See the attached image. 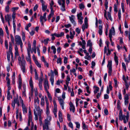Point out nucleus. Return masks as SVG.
I'll use <instances>...</instances> for the list:
<instances>
[{
    "mask_svg": "<svg viewBox=\"0 0 130 130\" xmlns=\"http://www.w3.org/2000/svg\"><path fill=\"white\" fill-rule=\"evenodd\" d=\"M39 104L34 103V106L35 108L34 109V112L35 115V119L36 120H38V113H42V110L41 109L39 106Z\"/></svg>",
    "mask_w": 130,
    "mask_h": 130,
    "instance_id": "obj_1",
    "label": "nucleus"
},
{
    "mask_svg": "<svg viewBox=\"0 0 130 130\" xmlns=\"http://www.w3.org/2000/svg\"><path fill=\"white\" fill-rule=\"evenodd\" d=\"M15 40L16 43L18 44H20L21 48H22L23 43L21 37L18 35L16 36H15Z\"/></svg>",
    "mask_w": 130,
    "mask_h": 130,
    "instance_id": "obj_2",
    "label": "nucleus"
},
{
    "mask_svg": "<svg viewBox=\"0 0 130 130\" xmlns=\"http://www.w3.org/2000/svg\"><path fill=\"white\" fill-rule=\"evenodd\" d=\"M19 100L20 102L22 105L23 112L24 114H26L27 113V109L25 106L23 101L22 100L21 97L20 96L19 97Z\"/></svg>",
    "mask_w": 130,
    "mask_h": 130,
    "instance_id": "obj_3",
    "label": "nucleus"
},
{
    "mask_svg": "<svg viewBox=\"0 0 130 130\" xmlns=\"http://www.w3.org/2000/svg\"><path fill=\"white\" fill-rule=\"evenodd\" d=\"M119 119L120 120L122 121L123 120L124 122V123H126L127 122L126 120L125 119V115H123L122 112L121 110H120L119 113Z\"/></svg>",
    "mask_w": 130,
    "mask_h": 130,
    "instance_id": "obj_4",
    "label": "nucleus"
},
{
    "mask_svg": "<svg viewBox=\"0 0 130 130\" xmlns=\"http://www.w3.org/2000/svg\"><path fill=\"white\" fill-rule=\"evenodd\" d=\"M15 103L17 104L18 106H20V104L19 99L17 98H14L13 101L12 102V106L13 108H15Z\"/></svg>",
    "mask_w": 130,
    "mask_h": 130,
    "instance_id": "obj_5",
    "label": "nucleus"
},
{
    "mask_svg": "<svg viewBox=\"0 0 130 130\" xmlns=\"http://www.w3.org/2000/svg\"><path fill=\"white\" fill-rule=\"evenodd\" d=\"M46 12H45L43 15V16L41 15L40 18V21L42 25L43 26L44 23L43 22V19H44L45 21H46L47 20L46 19Z\"/></svg>",
    "mask_w": 130,
    "mask_h": 130,
    "instance_id": "obj_6",
    "label": "nucleus"
},
{
    "mask_svg": "<svg viewBox=\"0 0 130 130\" xmlns=\"http://www.w3.org/2000/svg\"><path fill=\"white\" fill-rule=\"evenodd\" d=\"M44 87L46 91H47V89H49V86L47 80L46 78L44 81Z\"/></svg>",
    "mask_w": 130,
    "mask_h": 130,
    "instance_id": "obj_7",
    "label": "nucleus"
},
{
    "mask_svg": "<svg viewBox=\"0 0 130 130\" xmlns=\"http://www.w3.org/2000/svg\"><path fill=\"white\" fill-rule=\"evenodd\" d=\"M58 100L59 101V103L60 105L62 107V109H64V102L63 100L61 98V97H58Z\"/></svg>",
    "mask_w": 130,
    "mask_h": 130,
    "instance_id": "obj_8",
    "label": "nucleus"
},
{
    "mask_svg": "<svg viewBox=\"0 0 130 130\" xmlns=\"http://www.w3.org/2000/svg\"><path fill=\"white\" fill-rule=\"evenodd\" d=\"M115 34V31L114 27H112L111 29L109 30V36H112V35H114Z\"/></svg>",
    "mask_w": 130,
    "mask_h": 130,
    "instance_id": "obj_9",
    "label": "nucleus"
},
{
    "mask_svg": "<svg viewBox=\"0 0 130 130\" xmlns=\"http://www.w3.org/2000/svg\"><path fill=\"white\" fill-rule=\"evenodd\" d=\"M28 56L26 57V59L27 61H29L30 63H31L30 54V52H27Z\"/></svg>",
    "mask_w": 130,
    "mask_h": 130,
    "instance_id": "obj_10",
    "label": "nucleus"
},
{
    "mask_svg": "<svg viewBox=\"0 0 130 130\" xmlns=\"http://www.w3.org/2000/svg\"><path fill=\"white\" fill-rule=\"evenodd\" d=\"M70 110L71 111L72 110L73 112H74L75 110V108L73 104L71 102H70Z\"/></svg>",
    "mask_w": 130,
    "mask_h": 130,
    "instance_id": "obj_11",
    "label": "nucleus"
},
{
    "mask_svg": "<svg viewBox=\"0 0 130 130\" xmlns=\"http://www.w3.org/2000/svg\"><path fill=\"white\" fill-rule=\"evenodd\" d=\"M75 17L74 15H72L71 16L69 17L70 20L71 22L73 24H75V21L74 19H75Z\"/></svg>",
    "mask_w": 130,
    "mask_h": 130,
    "instance_id": "obj_12",
    "label": "nucleus"
},
{
    "mask_svg": "<svg viewBox=\"0 0 130 130\" xmlns=\"http://www.w3.org/2000/svg\"><path fill=\"white\" fill-rule=\"evenodd\" d=\"M43 80V79L42 78H40L39 80V88L40 90H42V82Z\"/></svg>",
    "mask_w": 130,
    "mask_h": 130,
    "instance_id": "obj_13",
    "label": "nucleus"
},
{
    "mask_svg": "<svg viewBox=\"0 0 130 130\" xmlns=\"http://www.w3.org/2000/svg\"><path fill=\"white\" fill-rule=\"evenodd\" d=\"M58 116L60 122H62L63 121L62 115V113L60 111H59Z\"/></svg>",
    "mask_w": 130,
    "mask_h": 130,
    "instance_id": "obj_14",
    "label": "nucleus"
},
{
    "mask_svg": "<svg viewBox=\"0 0 130 130\" xmlns=\"http://www.w3.org/2000/svg\"><path fill=\"white\" fill-rule=\"evenodd\" d=\"M5 19L6 21H10V20L11 19V18L10 15L7 14L5 16Z\"/></svg>",
    "mask_w": 130,
    "mask_h": 130,
    "instance_id": "obj_15",
    "label": "nucleus"
},
{
    "mask_svg": "<svg viewBox=\"0 0 130 130\" xmlns=\"http://www.w3.org/2000/svg\"><path fill=\"white\" fill-rule=\"evenodd\" d=\"M18 59L19 61V63L20 65L22 64V63H24V64H25V60H24L22 59V61L21 58L20 57H19Z\"/></svg>",
    "mask_w": 130,
    "mask_h": 130,
    "instance_id": "obj_16",
    "label": "nucleus"
},
{
    "mask_svg": "<svg viewBox=\"0 0 130 130\" xmlns=\"http://www.w3.org/2000/svg\"><path fill=\"white\" fill-rule=\"evenodd\" d=\"M49 124H44L43 125V130H44L45 129H46V130H52L51 129H49L48 127V125Z\"/></svg>",
    "mask_w": 130,
    "mask_h": 130,
    "instance_id": "obj_17",
    "label": "nucleus"
},
{
    "mask_svg": "<svg viewBox=\"0 0 130 130\" xmlns=\"http://www.w3.org/2000/svg\"><path fill=\"white\" fill-rule=\"evenodd\" d=\"M29 84L31 88V90H32L33 89V83L32 80V78L31 77L29 81Z\"/></svg>",
    "mask_w": 130,
    "mask_h": 130,
    "instance_id": "obj_18",
    "label": "nucleus"
},
{
    "mask_svg": "<svg viewBox=\"0 0 130 130\" xmlns=\"http://www.w3.org/2000/svg\"><path fill=\"white\" fill-rule=\"evenodd\" d=\"M99 34L100 35H102V26L101 25H100L99 27Z\"/></svg>",
    "mask_w": 130,
    "mask_h": 130,
    "instance_id": "obj_19",
    "label": "nucleus"
},
{
    "mask_svg": "<svg viewBox=\"0 0 130 130\" xmlns=\"http://www.w3.org/2000/svg\"><path fill=\"white\" fill-rule=\"evenodd\" d=\"M15 56H18L19 55V54L18 52V48L17 46H15Z\"/></svg>",
    "mask_w": 130,
    "mask_h": 130,
    "instance_id": "obj_20",
    "label": "nucleus"
},
{
    "mask_svg": "<svg viewBox=\"0 0 130 130\" xmlns=\"http://www.w3.org/2000/svg\"><path fill=\"white\" fill-rule=\"evenodd\" d=\"M41 113H38V115L39 118V123L41 125L42 124V118L41 116Z\"/></svg>",
    "mask_w": 130,
    "mask_h": 130,
    "instance_id": "obj_21",
    "label": "nucleus"
},
{
    "mask_svg": "<svg viewBox=\"0 0 130 130\" xmlns=\"http://www.w3.org/2000/svg\"><path fill=\"white\" fill-rule=\"evenodd\" d=\"M58 2L60 5L65 4V3L64 0H58Z\"/></svg>",
    "mask_w": 130,
    "mask_h": 130,
    "instance_id": "obj_22",
    "label": "nucleus"
},
{
    "mask_svg": "<svg viewBox=\"0 0 130 130\" xmlns=\"http://www.w3.org/2000/svg\"><path fill=\"white\" fill-rule=\"evenodd\" d=\"M42 9L44 11H45L47 8V6L45 5V3L42 4Z\"/></svg>",
    "mask_w": 130,
    "mask_h": 130,
    "instance_id": "obj_23",
    "label": "nucleus"
},
{
    "mask_svg": "<svg viewBox=\"0 0 130 130\" xmlns=\"http://www.w3.org/2000/svg\"><path fill=\"white\" fill-rule=\"evenodd\" d=\"M54 15V12L53 10H51V13L49 14L48 16V20H50V19L51 17L53 16Z\"/></svg>",
    "mask_w": 130,
    "mask_h": 130,
    "instance_id": "obj_24",
    "label": "nucleus"
},
{
    "mask_svg": "<svg viewBox=\"0 0 130 130\" xmlns=\"http://www.w3.org/2000/svg\"><path fill=\"white\" fill-rule=\"evenodd\" d=\"M41 104L42 106H43L44 105V100L43 96L42 97L41 99Z\"/></svg>",
    "mask_w": 130,
    "mask_h": 130,
    "instance_id": "obj_25",
    "label": "nucleus"
},
{
    "mask_svg": "<svg viewBox=\"0 0 130 130\" xmlns=\"http://www.w3.org/2000/svg\"><path fill=\"white\" fill-rule=\"evenodd\" d=\"M82 14L81 12H80L77 14V17L78 19H83V18L82 17Z\"/></svg>",
    "mask_w": 130,
    "mask_h": 130,
    "instance_id": "obj_26",
    "label": "nucleus"
},
{
    "mask_svg": "<svg viewBox=\"0 0 130 130\" xmlns=\"http://www.w3.org/2000/svg\"><path fill=\"white\" fill-rule=\"evenodd\" d=\"M29 120H32V116L30 110H29Z\"/></svg>",
    "mask_w": 130,
    "mask_h": 130,
    "instance_id": "obj_27",
    "label": "nucleus"
},
{
    "mask_svg": "<svg viewBox=\"0 0 130 130\" xmlns=\"http://www.w3.org/2000/svg\"><path fill=\"white\" fill-rule=\"evenodd\" d=\"M47 94L48 98L50 100V102H51L52 100V97L48 92L47 91Z\"/></svg>",
    "mask_w": 130,
    "mask_h": 130,
    "instance_id": "obj_28",
    "label": "nucleus"
},
{
    "mask_svg": "<svg viewBox=\"0 0 130 130\" xmlns=\"http://www.w3.org/2000/svg\"><path fill=\"white\" fill-rule=\"evenodd\" d=\"M107 67H108L109 68H112V62L111 61H110L108 62V63L107 66Z\"/></svg>",
    "mask_w": 130,
    "mask_h": 130,
    "instance_id": "obj_29",
    "label": "nucleus"
},
{
    "mask_svg": "<svg viewBox=\"0 0 130 130\" xmlns=\"http://www.w3.org/2000/svg\"><path fill=\"white\" fill-rule=\"evenodd\" d=\"M57 111V108H54L53 110V113H54L55 116L56 118L57 117V115L56 114V112Z\"/></svg>",
    "mask_w": 130,
    "mask_h": 130,
    "instance_id": "obj_30",
    "label": "nucleus"
},
{
    "mask_svg": "<svg viewBox=\"0 0 130 130\" xmlns=\"http://www.w3.org/2000/svg\"><path fill=\"white\" fill-rule=\"evenodd\" d=\"M88 19L87 17H85V25L86 26V27H88Z\"/></svg>",
    "mask_w": 130,
    "mask_h": 130,
    "instance_id": "obj_31",
    "label": "nucleus"
},
{
    "mask_svg": "<svg viewBox=\"0 0 130 130\" xmlns=\"http://www.w3.org/2000/svg\"><path fill=\"white\" fill-rule=\"evenodd\" d=\"M87 46H89L90 47H92V43L91 42V40H89L88 41L87 44Z\"/></svg>",
    "mask_w": 130,
    "mask_h": 130,
    "instance_id": "obj_32",
    "label": "nucleus"
},
{
    "mask_svg": "<svg viewBox=\"0 0 130 130\" xmlns=\"http://www.w3.org/2000/svg\"><path fill=\"white\" fill-rule=\"evenodd\" d=\"M56 37H59L63 36L64 35V33L63 32H61L60 34H56Z\"/></svg>",
    "mask_w": 130,
    "mask_h": 130,
    "instance_id": "obj_33",
    "label": "nucleus"
},
{
    "mask_svg": "<svg viewBox=\"0 0 130 130\" xmlns=\"http://www.w3.org/2000/svg\"><path fill=\"white\" fill-rule=\"evenodd\" d=\"M49 113L50 111L49 110V106H46V113L47 116H48Z\"/></svg>",
    "mask_w": 130,
    "mask_h": 130,
    "instance_id": "obj_34",
    "label": "nucleus"
},
{
    "mask_svg": "<svg viewBox=\"0 0 130 130\" xmlns=\"http://www.w3.org/2000/svg\"><path fill=\"white\" fill-rule=\"evenodd\" d=\"M82 48L83 49H84L85 48V45L86 44V43L85 41L84 40H82Z\"/></svg>",
    "mask_w": 130,
    "mask_h": 130,
    "instance_id": "obj_35",
    "label": "nucleus"
},
{
    "mask_svg": "<svg viewBox=\"0 0 130 130\" xmlns=\"http://www.w3.org/2000/svg\"><path fill=\"white\" fill-rule=\"evenodd\" d=\"M22 66V69L23 72H25V64H24V63H23L21 65Z\"/></svg>",
    "mask_w": 130,
    "mask_h": 130,
    "instance_id": "obj_36",
    "label": "nucleus"
},
{
    "mask_svg": "<svg viewBox=\"0 0 130 130\" xmlns=\"http://www.w3.org/2000/svg\"><path fill=\"white\" fill-rule=\"evenodd\" d=\"M49 39H45L43 41V40L41 41V42L42 43H44V44L46 45L48 43V40Z\"/></svg>",
    "mask_w": 130,
    "mask_h": 130,
    "instance_id": "obj_37",
    "label": "nucleus"
},
{
    "mask_svg": "<svg viewBox=\"0 0 130 130\" xmlns=\"http://www.w3.org/2000/svg\"><path fill=\"white\" fill-rule=\"evenodd\" d=\"M35 78L36 79H37L38 78V74L37 71L35 69Z\"/></svg>",
    "mask_w": 130,
    "mask_h": 130,
    "instance_id": "obj_38",
    "label": "nucleus"
},
{
    "mask_svg": "<svg viewBox=\"0 0 130 130\" xmlns=\"http://www.w3.org/2000/svg\"><path fill=\"white\" fill-rule=\"evenodd\" d=\"M34 103H37L38 104H39V101L38 98L37 97L36 98H35L34 99Z\"/></svg>",
    "mask_w": 130,
    "mask_h": 130,
    "instance_id": "obj_39",
    "label": "nucleus"
},
{
    "mask_svg": "<svg viewBox=\"0 0 130 130\" xmlns=\"http://www.w3.org/2000/svg\"><path fill=\"white\" fill-rule=\"evenodd\" d=\"M51 49L53 50V53L55 54L56 53V49L54 46H52L51 47Z\"/></svg>",
    "mask_w": 130,
    "mask_h": 130,
    "instance_id": "obj_40",
    "label": "nucleus"
},
{
    "mask_svg": "<svg viewBox=\"0 0 130 130\" xmlns=\"http://www.w3.org/2000/svg\"><path fill=\"white\" fill-rule=\"evenodd\" d=\"M61 60L62 59L61 58H58L57 61V63H60V64H61Z\"/></svg>",
    "mask_w": 130,
    "mask_h": 130,
    "instance_id": "obj_41",
    "label": "nucleus"
},
{
    "mask_svg": "<svg viewBox=\"0 0 130 130\" xmlns=\"http://www.w3.org/2000/svg\"><path fill=\"white\" fill-rule=\"evenodd\" d=\"M54 4V3L53 0L51 1V3H50V8L51 9V10H53V8H52V6Z\"/></svg>",
    "mask_w": 130,
    "mask_h": 130,
    "instance_id": "obj_42",
    "label": "nucleus"
},
{
    "mask_svg": "<svg viewBox=\"0 0 130 130\" xmlns=\"http://www.w3.org/2000/svg\"><path fill=\"white\" fill-rule=\"evenodd\" d=\"M28 48L27 49V52H30L31 50V46L30 44H28Z\"/></svg>",
    "mask_w": 130,
    "mask_h": 130,
    "instance_id": "obj_43",
    "label": "nucleus"
},
{
    "mask_svg": "<svg viewBox=\"0 0 130 130\" xmlns=\"http://www.w3.org/2000/svg\"><path fill=\"white\" fill-rule=\"evenodd\" d=\"M35 62L36 64L38 67L39 68H41V64L39 63L37 60L35 61Z\"/></svg>",
    "mask_w": 130,
    "mask_h": 130,
    "instance_id": "obj_44",
    "label": "nucleus"
},
{
    "mask_svg": "<svg viewBox=\"0 0 130 130\" xmlns=\"http://www.w3.org/2000/svg\"><path fill=\"white\" fill-rule=\"evenodd\" d=\"M79 8L81 9H84V4L82 3H81L79 4Z\"/></svg>",
    "mask_w": 130,
    "mask_h": 130,
    "instance_id": "obj_45",
    "label": "nucleus"
},
{
    "mask_svg": "<svg viewBox=\"0 0 130 130\" xmlns=\"http://www.w3.org/2000/svg\"><path fill=\"white\" fill-rule=\"evenodd\" d=\"M114 59L115 62L116 63L117 65H118V57L117 56L114 57Z\"/></svg>",
    "mask_w": 130,
    "mask_h": 130,
    "instance_id": "obj_46",
    "label": "nucleus"
},
{
    "mask_svg": "<svg viewBox=\"0 0 130 130\" xmlns=\"http://www.w3.org/2000/svg\"><path fill=\"white\" fill-rule=\"evenodd\" d=\"M95 89L94 91V93L96 94L99 91V88L97 87H95Z\"/></svg>",
    "mask_w": 130,
    "mask_h": 130,
    "instance_id": "obj_47",
    "label": "nucleus"
},
{
    "mask_svg": "<svg viewBox=\"0 0 130 130\" xmlns=\"http://www.w3.org/2000/svg\"><path fill=\"white\" fill-rule=\"evenodd\" d=\"M6 80L7 81V84L8 85H10V81L9 77H6Z\"/></svg>",
    "mask_w": 130,
    "mask_h": 130,
    "instance_id": "obj_48",
    "label": "nucleus"
},
{
    "mask_svg": "<svg viewBox=\"0 0 130 130\" xmlns=\"http://www.w3.org/2000/svg\"><path fill=\"white\" fill-rule=\"evenodd\" d=\"M126 119V120L128 122V119H129V112H127V114L126 116H125Z\"/></svg>",
    "mask_w": 130,
    "mask_h": 130,
    "instance_id": "obj_49",
    "label": "nucleus"
},
{
    "mask_svg": "<svg viewBox=\"0 0 130 130\" xmlns=\"http://www.w3.org/2000/svg\"><path fill=\"white\" fill-rule=\"evenodd\" d=\"M44 123L45 124H50V122L48 120L47 118L45 120Z\"/></svg>",
    "mask_w": 130,
    "mask_h": 130,
    "instance_id": "obj_50",
    "label": "nucleus"
},
{
    "mask_svg": "<svg viewBox=\"0 0 130 130\" xmlns=\"http://www.w3.org/2000/svg\"><path fill=\"white\" fill-rule=\"evenodd\" d=\"M61 9L62 11H65L66 9L65 8L64 4L62 5Z\"/></svg>",
    "mask_w": 130,
    "mask_h": 130,
    "instance_id": "obj_51",
    "label": "nucleus"
},
{
    "mask_svg": "<svg viewBox=\"0 0 130 130\" xmlns=\"http://www.w3.org/2000/svg\"><path fill=\"white\" fill-rule=\"evenodd\" d=\"M9 7L8 5L6 6L5 7V11H6L7 12H9Z\"/></svg>",
    "mask_w": 130,
    "mask_h": 130,
    "instance_id": "obj_52",
    "label": "nucleus"
},
{
    "mask_svg": "<svg viewBox=\"0 0 130 130\" xmlns=\"http://www.w3.org/2000/svg\"><path fill=\"white\" fill-rule=\"evenodd\" d=\"M75 123L76 125V127L77 128H79L80 126V124L78 122H76Z\"/></svg>",
    "mask_w": 130,
    "mask_h": 130,
    "instance_id": "obj_53",
    "label": "nucleus"
},
{
    "mask_svg": "<svg viewBox=\"0 0 130 130\" xmlns=\"http://www.w3.org/2000/svg\"><path fill=\"white\" fill-rule=\"evenodd\" d=\"M122 67L124 69V70L125 71H126V66L125 64L123 63L122 62Z\"/></svg>",
    "mask_w": 130,
    "mask_h": 130,
    "instance_id": "obj_54",
    "label": "nucleus"
},
{
    "mask_svg": "<svg viewBox=\"0 0 130 130\" xmlns=\"http://www.w3.org/2000/svg\"><path fill=\"white\" fill-rule=\"evenodd\" d=\"M15 12H13L12 15V17L13 20H14L15 18Z\"/></svg>",
    "mask_w": 130,
    "mask_h": 130,
    "instance_id": "obj_55",
    "label": "nucleus"
},
{
    "mask_svg": "<svg viewBox=\"0 0 130 130\" xmlns=\"http://www.w3.org/2000/svg\"><path fill=\"white\" fill-rule=\"evenodd\" d=\"M10 54H9V52H8L7 53V58L8 60L9 61H10Z\"/></svg>",
    "mask_w": 130,
    "mask_h": 130,
    "instance_id": "obj_56",
    "label": "nucleus"
},
{
    "mask_svg": "<svg viewBox=\"0 0 130 130\" xmlns=\"http://www.w3.org/2000/svg\"><path fill=\"white\" fill-rule=\"evenodd\" d=\"M0 14H1V19H2V21L3 23V24H4V18H3V17L2 13H1Z\"/></svg>",
    "mask_w": 130,
    "mask_h": 130,
    "instance_id": "obj_57",
    "label": "nucleus"
},
{
    "mask_svg": "<svg viewBox=\"0 0 130 130\" xmlns=\"http://www.w3.org/2000/svg\"><path fill=\"white\" fill-rule=\"evenodd\" d=\"M50 81L51 82L52 85H53L54 82V79L53 77H52L50 79Z\"/></svg>",
    "mask_w": 130,
    "mask_h": 130,
    "instance_id": "obj_58",
    "label": "nucleus"
},
{
    "mask_svg": "<svg viewBox=\"0 0 130 130\" xmlns=\"http://www.w3.org/2000/svg\"><path fill=\"white\" fill-rule=\"evenodd\" d=\"M108 2L107 1H106V2H105V8L106 10L108 8Z\"/></svg>",
    "mask_w": 130,
    "mask_h": 130,
    "instance_id": "obj_59",
    "label": "nucleus"
},
{
    "mask_svg": "<svg viewBox=\"0 0 130 130\" xmlns=\"http://www.w3.org/2000/svg\"><path fill=\"white\" fill-rule=\"evenodd\" d=\"M45 100L46 104V106H49V103L48 101V99L46 96L45 97Z\"/></svg>",
    "mask_w": 130,
    "mask_h": 130,
    "instance_id": "obj_60",
    "label": "nucleus"
},
{
    "mask_svg": "<svg viewBox=\"0 0 130 130\" xmlns=\"http://www.w3.org/2000/svg\"><path fill=\"white\" fill-rule=\"evenodd\" d=\"M10 92H9V91H7V99L8 100H10Z\"/></svg>",
    "mask_w": 130,
    "mask_h": 130,
    "instance_id": "obj_61",
    "label": "nucleus"
},
{
    "mask_svg": "<svg viewBox=\"0 0 130 130\" xmlns=\"http://www.w3.org/2000/svg\"><path fill=\"white\" fill-rule=\"evenodd\" d=\"M67 60L68 58L67 57H64V63L66 64L67 63Z\"/></svg>",
    "mask_w": 130,
    "mask_h": 130,
    "instance_id": "obj_62",
    "label": "nucleus"
},
{
    "mask_svg": "<svg viewBox=\"0 0 130 130\" xmlns=\"http://www.w3.org/2000/svg\"><path fill=\"white\" fill-rule=\"evenodd\" d=\"M120 101L119 100H118V101L117 103V107L118 108H120Z\"/></svg>",
    "mask_w": 130,
    "mask_h": 130,
    "instance_id": "obj_63",
    "label": "nucleus"
},
{
    "mask_svg": "<svg viewBox=\"0 0 130 130\" xmlns=\"http://www.w3.org/2000/svg\"><path fill=\"white\" fill-rule=\"evenodd\" d=\"M34 90L35 91V96H37L38 94L37 89L36 88H35L34 89Z\"/></svg>",
    "mask_w": 130,
    "mask_h": 130,
    "instance_id": "obj_64",
    "label": "nucleus"
}]
</instances>
